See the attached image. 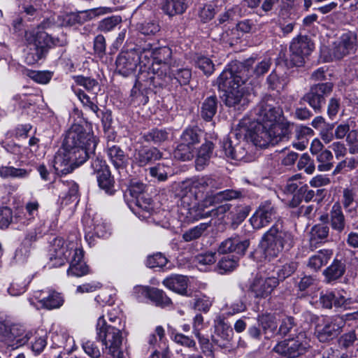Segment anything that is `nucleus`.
Here are the masks:
<instances>
[{
    "instance_id": "nucleus-10",
    "label": "nucleus",
    "mask_w": 358,
    "mask_h": 358,
    "mask_svg": "<svg viewBox=\"0 0 358 358\" xmlns=\"http://www.w3.org/2000/svg\"><path fill=\"white\" fill-rule=\"evenodd\" d=\"M83 249L77 242L66 241L63 238H55L50 243V260L54 266H61L74 256V253Z\"/></svg>"
},
{
    "instance_id": "nucleus-33",
    "label": "nucleus",
    "mask_w": 358,
    "mask_h": 358,
    "mask_svg": "<svg viewBox=\"0 0 358 358\" xmlns=\"http://www.w3.org/2000/svg\"><path fill=\"white\" fill-rule=\"evenodd\" d=\"M213 143L210 141H206L202 144L198 151L195 161L197 170H202L208 163L210 157L213 155Z\"/></svg>"
},
{
    "instance_id": "nucleus-29",
    "label": "nucleus",
    "mask_w": 358,
    "mask_h": 358,
    "mask_svg": "<svg viewBox=\"0 0 358 358\" xmlns=\"http://www.w3.org/2000/svg\"><path fill=\"white\" fill-rule=\"evenodd\" d=\"M320 303L323 308H331L345 307L348 303L347 299L339 292H326L322 293L320 297Z\"/></svg>"
},
{
    "instance_id": "nucleus-41",
    "label": "nucleus",
    "mask_w": 358,
    "mask_h": 358,
    "mask_svg": "<svg viewBox=\"0 0 358 358\" xmlns=\"http://www.w3.org/2000/svg\"><path fill=\"white\" fill-rule=\"evenodd\" d=\"M343 197V205L345 209L348 213H356L358 203L356 191L353 189H345Z\"/></svg>"
},
{
    "instance_id": "nucleus-1",
    "label": "nucleus",
    "mask_w": 358,
    "mask_h": 358,
    "mask_svg": "<svg viewBox=\"0 0 358 358\" xmlns=\"http://www.w3.org/2000/svg\"><path fill=\"white\" fill-rule=\"evenodd\" d=\"M292 128L291 122L284 120L279 106H275L271 99L263 100L251 111L250 116L241 120L231 136L223 138L218 155L237 161L243 160L248 142L265 148L287 141Z\"/></svg>"
},
{
    "instance_id": "nucleus-13",
    "label": "nucleus",
    "mask_w": 358,
    "mask_h": 358,
    "mask_svg": "<svg viewBox=\"0 0 358 358\" xmlns=\"http://www.w3.org/2000/svg\"><path fill=\"white\" fill-rule=\"evenodd\" d=\"M115 64L117 71L123 76H128L134 73L138 65L143 66L141 46L121 52Z\"/></svg>"
},
{
    "instance_id": "nucleus-12",
    "label": "nucleus",
    "mask_w": 358,
    "mask_h": 358,
    "mask_svg": "<svg viewBox=\"0 0 358 358\" xmlns=\"http://www.w3.org/2000/svg\"><path fill=\"white\" fill-rule=\"evenodd\" d=\"M31 336V331H27L24 327L20 324H0V336H2L3 341L12 349L24 345Z\"/></svg>"
},
{
    "instance_id": "nucleus-64",
    "label": "nucleus",
    "mask_w": 358,
    "mask_h": 358,
    "mask_svg": "<svg viewBox=\"0 0 358 358\" xmlns=\"http://www.w3.org/2000/svg\"><path fill=\"white\" fill-rule=\"evenodd\" d=\"M13 212L10 208H0V229H6L10 224L13 225Z\"/></svg>"
},
{
    "instance_id": "nucleus-61",
    "label": "nucleus",
    "mask_w": 358,
    "mask_h": 358,
    "mask_svg": "<svg viewBox=\"0 0 358 358\" xmlns=\"http://www.w3.org/2000/svg\"><path fill=\"white\" fill-rule=\"evenodd\" d=\"M238 257L227 256L222 258L218 263L219 268L223 272L233 271L238 265Z\"/></svg>"
},
{
    "instance_id": "nucleus-40",
    "label": "nucleus",
    "mask_w": 358,
    "mask_h": 358,
    "mask_svg": "<svg viewBox=\"0 0 358 358\" xmlns=\"http://www.w3.org/2000/svg\"><path fill=\"white\" fill-rule=\"evenodd\" d=\"M201 131L197 127H189L183 131L180 141L193 148L200 142Z\"/></svg>"
},
{
    "instance_id": "nucleus-36",
    "label": "nucleus",
    "mask_w": 358,
    "mask_h": 358,
    "mask_svg": "<svg viewBox=\"0 0 358 358\" xmlns=\"http://www.w3.org/2000/svg\"><path fill=\"white\" fill-rule=\"evenodd\" d=\"M345 267L343 262L334 260L332 264L324 271L327 282L334 281L341 278L345 273Z\"/></svg>"
},
{
    "instance_id": "nucleus-55",
    "label": "nucleus",
    "mask_w": 358,
    "mask_h": 358,
    "mask_svg": "<svg viewBox=\"0 0 358 358\" xmlns=\"http://www.w3.org/2000/svg\"><path fill=\"white\" fill-rule=\"evenodd\" d=\"M215 261L216 259L215 257V253L213 252L200 254L195 257V263L199 267V269L201 271H206L204 267L213 264Z\"/></svg>"
},
{
    "instance_id": "nucleus-58",
    "label": "nucleus",
    "mask_w": 358,
    "mask_h": 358,
    "mask_svg": "<svg viewBox=\"0 0 358 358\" xmlns=\"http://www.w3.org/2000/svg\"><path fill=\"white\" fill-rule=\"evenodd\" d=\"M32 221L31 217H29L24 212L19 210L13 215V226L14 229L21 230Z\"/></svg>"
},
{
    "instance_id": "nucleus-23",
    "label": "nucleus",
    "mask_w": 358,
    "mask_h": 358,
    "mask_svg": "<svg viewBox=\"0 0 358 358\" xmlns=\"http://www.w3.org/2000/svg\"><path fill=\"white\" fill-rule=\"evenodd\" d=\"M73 91L83 105L92 110L98 118H100L104 125L109 124L111 122L112 117L110 112L101 111L97 105L91 101L89 96L87 95L82 90L73 89Z\"/></svg>"
},
{
    "instance_id": "nucleus-5",
    "label": "nucleus",
    "mask_w": 358,
    "mask_h": 358,
    "mask_svg": "<svg viewBox=\"0 0 358 358\" xmlns=\"http://www.w3.org/2000/svg\"><path fill=\"white\" fill-rule=\"evenodd\" d=\"M96 338L105 346L106 352L113 358H124L129 356L128 352L122 351L124 326L117 328V326L108 324L103 315L98 318L96 327Z\"/></svg>"
},
{
    "instance_id": "nucleus-27",
    "label": "nucleus",
    "mask_w": 358,
    "mask_h": 358,
    "mask_svg": "<svg viewBox=\"0 0 358 358\" xmlns=\"http://www.w3.org/2000/svg\"><path fill=\"white\" fill-rule=\"evenodd\" d=\"M17 2L20 15L28 20L38 15L42 0H17Z\"/></svg>"
},
{
    "instance_id": "nucleus-35",
    "label": "nucleus",
    "mask_w": 358,
    "mask_h": 358,
    "mask_svg": "<svg viewBox=\"0 0 358 358\" xmlns=\"http://www.w3.org/2000/svg\"><path fill=\"white\" fill-rule=\"evenodd\" d=\"M332 251L329 250H321L309 258L308 266L310 268L317 271L325 265L332 256Z\"/></svg>"
},
{
    "instance_id": "nucleus-3",
    "label": "nucleus",
    "mask_w": 358,
    "mask_h": 358,
    "mask_svg": "<svg viewBox=\"0 0 358 358\" xmlns=\"http://www.w3.org/2000/svg\"><path fill=\"white\" fill-rule=\"evenodd\" d=\"M238 69L236 64L229 65L220 75L217 82L220 90L224 92L223 97L226 106L241 110L248 106L249 99L243 86L245 78L238 74Z\"/></svg>"
},
{
    "instance_id": "nucleus-8",
    "label": "nucleus",
    "mask_w": 358,
    "mask_h": 358,
    "mask_svg": "<svg viewBox=\"0 0 358 358\" xmlns=\"http://www.w3.org/2000/svg\"><path fill=\"white\" fill-rule=\"evenodd\" d=\"M25 39L29 44L25 62L29 65H33L42 59L47 51V48L51 44L57 45L52 41V38L43 31H27Z\"/></svg>"
},
{
    "instance_id": "nucleus-38",
    "label": "nucleus",
    "mask_w": 358,
    "mask_h": 358,
    "mask_svg": "<svg viewBox=\"0 0 358 358\" xmlns=\"http://www.w3.org/2000/svg\"><path fill=\"white\" fill-rule=\"evenodd\" d=\"M233 335L232 329L226 323L220 322L215 327V335L213 336V341L220 347L224 346V343H220L217 337H220L223 341H229Z\"/></svg>"
},
{
    "instance_id": "nucleus-47",
    "label": "nucleus",
    "mask_w": 358,
    "mask_h": 358,
    "mask_svg": "<svg viewBox=\"0 0 358 358\" xmlns=\"http://www.w3.org/2000/svg\"><path fill=\"white\" fill-rule=\"evenodd\" d=\"M258 324L262 327L264 334L274 333L277 328L275 317L271 314H262L257 317Z\"/></svg>"
},
{
    "instance_id": "nucleus-16",
    "label": "nucleus",
    "mask_w": 358,
    "mask_h": 358,
    "mask_svg": "<svg viewBox=\"0 0 358 358\" xmlns=\"http://www.w3.org/2000/svg\"><path fill=\"white\" fill-rule=\"evenodd\" d=\"M314 48L313 43L307 36L294 38L290 44V62L296 66H301Z\"/></svg>"
},
{
    "instance_id": "nucleus-52",
    "label": "nucleus",
    "mask_w": 358,
    "mask_h": 358,
    "mask_svg": "<svg viewBox=\"0 0 358 358\" xmlns=\"http://www.w3.org/2000/svg\"><path fill=\"white\" fill-rule=\"evenodd\" d=\"M193 150V148L180 141L173 152L174 157L182 161L191 160L194 157Z\"/></svg>"
},
{
    "instance_id": "nucleus-56",
    "label": "nucleus",
    "mask_w": 358,
    "mask_h": 358,
    "mask_svg": "<svg viewBox=\"0 0 358 358\" xmlns=\"http://www.w3.org/2000/svg\"><path fill=\"white\" fill-rule=\"evenodd\" d=\"M214 201L216 204H218L222 201H228L234 199H237L241 196V192L233 189H226L224 191L219 192L216 194H210Z\"/></svg>"
},
{
    "instance_id": "nucleus-28",
    "label": "nucleus",
    "mask_w": 358,
    "mask_h": 358,
    "mask_svg": "<svg viewBox=\"0 0 358 358\" xmlns=\"http://www.w3.org/2000/svg\"><path fill=\"white\" fill-rule=\"evenodd\" d=\"M189 4V0H163L161 3V9L165 15L173 17L183 14Z\"/></svg>"
},
{
    "instance_id": "nucleus-44",
    "label": "nucleus",
    "mask_w": 358,
    "mask_h": 358,
    "mask_svg": "<svg viewBox=\"0 0 358 358\" xmlns=\"http://www.w3.org/2000/svg\"><path fill=\"white\" fill-rule=\"evenodd\" d=\"M64 303L63 297L55 290L48 289L46 299L44 300L42 308L52 310L59 308Z\"/></svg>"
},
{
    "instance_id": "nucleus-51",
    "label": "nucleus",
    "mask_w": 358,
    "mask_h": 358,
    "mask_svg": "<svg viewBox=\"0 0 358 358\" xmlns=\"http://www.w3.org/2000/svg\"><path fill=\"white\" fill-rule=\"evenodd\" d=\"M143 138L147 142L161 143L169 138V133L164 129H154L145 134Z\"/></svg>"
},
{
    "instance_id": "nucleus-22",
    "label": "nucleus",
    "mask_w": 358,
    "mask_h": 358,
    "mask_svg": "<svg viewBox=\"0 0 358 358\" xmlns=\"http://www.w3.org/2000/svg\"><path fill=\"white\" fill-rule=\"evenodd\" d=\"M249 245L248 239H242L239 236L231 237L220 243L218 252L222 254L235 253L241 256L245 254Z\"/></svg>"
},
{
    "instance_id": "nucleus-31",
    "label": "nucleus",
    "mask_w": 358,
    "mask_h": 358,
    "mask_svg": "<svg viewBox=\"0 0 358 358\" xmlns=\"http://www.w3.org/2000/svg\"><path fill=\"white\" fill-rule=\"evenodd\" d=\"M163 285L170 290L181 295H187L188 280L182 275H172L163 280Z\"/></svg>"
},
{
    "instance_id": "nucleus-62",
    "label": "nucleus",
    "mask_w": 358,
    "mask_h": 358,
    "mask_svg": "<svg viewBox=\"0 0 358 358\" xmlns=\"http://www.w3.org/2000/svg\"><path fill=\"white\" fill-rule=\"evenodd\" d=\"M212 303L213 300L210 297L203 295L194 299L193 308L199 311L208 312Z\"/></svg>"
},
{
    "instance_id": "nucleus-57",
    "label": "nucleus",
    "mask_w": 358,
    "mask_h": 358,
    "mask_svg": "<svg viewBox=\"0 0 358 358\" xmlns=\"http://www.w3.org/2000/svg\"><path fill=\"white\" fill-rule=\"evenodd\" d=\"M171 168L169 165L164 163H159L155 166L150 169V173L152 176L157 178L160 181L167 179V175Z\"/></svg>"
},
{
    "instance_id": "nucleus-60",
    "label": "nucleus",
    "mask_w": 358,
    "mask_h": 358,
    "mask_svg": "<svg viewBox=\"0 0 358 358\" xmlns=\"http://www.w3.org/2000/svg\"><path fill=\"white\" fill-rule=\"evenodd\" d=\"M297 268V264L294 262H288L282 265L277 271L278 278L276 279L279 280H284L285 278L290 276Z\"/></svg>"
},
{
    "instance_id": "nucleus-34",
    "label": "nucleus",
    "mask_w": 358,
    "mask_h": 358,
    "mask_svg": "<svg viewBox=\"0 0 358 358\" xmlns=\"http://www.w3.org/2000/svg\"><path fill=\"white\" fill-rule=\"evenodd\" d=\"M107 155L111 163L117 169H123L125 166L127 159L124 151L119 146L112 145L108 147Z\"/></svg>"
},
{
    "instance_id": "nucleus-50",
    "label": "nucleus",
    "mask_w": 358,
    "mask_h": 358,
    "mask_svg": "<svg viewBox=\"0 0 358 358\" xmlns=\"http://www.w3.org/2000/svg\"><path fill=\"white\" fill-rule=\"evenodd\" d=\"M168 70V72H165V75L168 76L169 78L174 76L181 85L188 84L192 78L191 70L187 68L178 69L176 73H174V71L170 68Z\"/></svg>"
},
{
    "instance_id": "nucleus-26",
    "label": "nucleus",
    "mask_w": 358,
    "mask_h": 358,
    "mask_svg": "<svg viewBox=\"0 0 358 358\" xmlns=\"http://www.w3.org/2000/svg\"><path fill=\"white\" fill-rule=\"evenodd\" d=\"M133 157L134 162L136 164L139 166H144L153 161L159 159L162 157V153L155 148L141 147L136 150Z\"/></svg>"
},
{
    "instance_id": "nucleus-6",
    "label": "nucleus",
    "mask_w": 358,
    "mask_h": 358,
    "mask_svg": "<svg viewBox=\"0 0 358 358\" xmlns=\"http://www.w3.org/2000/svg\"><path fill=\"white\" fill-rule=\"evenodd\" d=\"M216 205L211 194H206L200 201L189 196H180L178 213L183 221L194 222L211 217L212 206Z\"/></svg>"
},
{
    "instance_id": "nucleus-53",
    "label": "nucleus",
    "mask_w": 358,
    "mask_h": 358,
    "mask_svg": "<svg viewBox=\"0 0 358 358\" xmlns=\"http://www.w3.org/2000/svg\"><path fill=\"white\" fill-rule=\"evenodd\" d=\"M75 81L78 85L83 86L89 92H92L94 94H96L97 91L99 90L98 82L95 79L80 76L75 78Z\"/></svg>"
},
{
    "instance_id": "nucleus-63",
    "label": "nucleus",
    "mask_w": 358,
    "mask_h": 358,
    "mask_svg": "<svg viewBox=\"0 0 358 358\" xmlns=\"http://www.w3.org/2000/svg\"><path fill=\"white\" fill-rule=\"evenodd\" d=\"M27 290V284L24 280L16 279L14 280L8 288V292L10 295L17 296Z\"/></svg>"
},
{
    "instance_id": "nucleus-11",
    "label": "nucleus",
    "mask_w": 358,
    "mask_h": 358,
    "mask_svg": "<svg viewBox=\"0 0 358 358\" xmlns=\"http://www.w3.org/2000/svg\"><path fill=\"white\" fill-rule=\"evenodd\" d=\"M310 340L305 331H299L295 337L279 342L273 348V351L278 355L287 358H296L301 356L310 347Z\"/></svg>"
},
{
    "instance_id": "nucleus-4",
    "label": "nucleus",
    "mask_w": 358,
    "mask_h": 358,
    "mask_svg": "<svg viewBox=\"0 0 358 358\" xmlns=\"http://www.w3.org/2000/svg\"><path fill=\"white\" fill-rule=\"evenodd\" d=\"M259 245L264 258L270 261L283 251L289 250L292 248L294 239L292 234L285 229L282 222L278 220L264 234Z\"/></svg>"
},
{
    "instance_id": "nucleus-39",
    "label": "nucleus",
    "mask_w": 358,
    "mask_h": 358,
    "mask_svg": "<svg viewBox=\"0 0 358 358\" xmlns=\"http://www.w3.org/2000/svg\"><path fill=\"white\" fill-rule=\"evenodd\" d=\"M217 98L215 96H210L206 98L201 107V115L207 120H210L215 115L217 111Z\"/></svg>"
},
{
    "instance_id": "nucleus-19",
    "label": "nucleus",
    "mask_w": 358,
    "mask_h": 358,
    "mask_svg": "<svg viewBox=\"0 0 358 358\" xmlns=\"http://www.w3.org/2000/svg\"><path fill=\"white\" fill-rule=\"evenodd\" d=\"M275 213L274 206L270 201H265L250 218V222L254 229H259L267 226L275 217Z\"/></svg>"
},
{
    "instance_id": "nucleus-48",
    "label": "nucleus",
    "mask_w": 358,
    "mask_h": 358,
    "mask_svg": "<svg viewBox=\"0 0 358 358\" xmlns=\"http://www.w3.org/2000/svg\"><path fill=\"white\" fill-rule=\"evenodd\" d=\"M157 306L162 308L167 307L171 304V300L162 289L153 287L149 299Z\"/></svg>"
},
{
    "instance_id": "nucleus-32",
    "label": "nucleus",
    "mask_w": 358,
    "mask_h": 358,
    "mask_svg": "<svg viewBox=\"0 0 358 358\" xmlns=\"http://www.w3.org/2000/svg\"><path fill=\"white\" fill-rule=\"evenodd\" d=\"M330 225L333 230L341 234L346 227L345 217L339 203H334L329 212Z\"/></svg>"
},
{
    "instance_id": "nucleus-2",
    "label": "nucleus",
    "mask_w": 358,
    "mask_h": 358,
    "mask_svg": "<svg viewBox=\"0 0 358 358\" xmlns=\"http://www.w3.org/2000/svg\"><path fill=\"white\" fill-rule=\"evenodd\" d=\"M98 139L83 126L74 124L68 130L62 148L55 154L53 167L56 173L65 175L83 164L94 154Z\"/></svg>"
},
{
    "instance_id": "nucleus-49",
    "label": "nucleus",
    "mask_w": 358,
    "mask_h": 358,
    "mask_svg": "<svg viewBox=\"0 0 358 358\" xmlns=\"http://www.w3.org/2000/svg\"><path fill=\"white\" fill-rule=\"evenodd\" d=\"M210 223H201L197 226L186 231L182 234V238L186 242H190L201 237L203 233L208 228Z\"/></svg>"
},
{
    "instance_id": "nucleus-21",
    "label": "nucleus",
    "mask_w": 358,
    "mask_h": 358,
    "mask_svg": "<svg viewBox=\"0 0 358 358\" xmlns=\"http://www.w3.org/2000/svg\"><path fill=\"white\" fill-rule=\"evenodd\" d=\"M278 285L275 277L256 278L250 285V291L256 298H266Z\"/></svg>"
},
{
    "instance_id": "nucleus-7",
    "label": "nucleus",
    "mask_w": 358,
    "mask_h": 358,
    "mask_svg": "<svg viewBox=\"0 0 358 358\" xmlns=\"http://www.w3.org/2000/svg\"><path fill=\"white\" fill-rule=\"evenodd\" d=\"M143 66L152 64L153 71L160 70L162 73L170 68L171 64L172 50L167 45L157 46L146 43L141 46Z\"/></svg>"
},
{
    "instance_id": "nucleus-9",
    "label": "nucleus",
    "mask_w": 358,
    "mask_h": 358,
    "mask_svg": "<svg viewBox=\"0 0 358 358\" xmlns=\"http://www.w3.org/2000/svg\"><path fill=\"white\" fill-rule=\"evenodd\" d=\"M56 226L57 218L52 220L49 225L45 220H41L34 228L27 230L22 242L15 251V258L16 261L25 262L34 248V244L38 239L48 231L53 229Z\"/></svg>"
},
{
    "instance_id": "nucleus-46",
    "label": "nucleus",
    "mask_w": 358,
    "mask_h": 358,
    "mask_svg": "<svg viewBox=\"0 0 358 358\" xmlns=\"http://www.w3.org/2000/svg\"><path fill=\"white\" fill-rule=\"evenodd\" d=\"M334 156L329 150H324L317 155V161L319 162L317 169L320 171L325 172L330 171L333 165Z\"/></svg>"
},
{
    "instance_id": "nucleus-24",
    "label": "nucleus",
    "mask_w": 358,
    "mask_h": 358,
    "mask_svg": "<svg viewBox=\"0 0 358 358\" xmlns=\"http://www.w3.org/2000/svg\"><path fill=\"white\" fill-rule=\"evenodd\" d=\"M84 251H78L74 253L71 259L68 262L69 267L67 270V275L73 277H81L88 273V266L83 260Z\"/></svg>"
},
{
    "instance_id": "nucleus-14",
    "label": "nucleus",
    "mask_w": 358,
    "mask_h": 358,
    "mask_svg": "<svg viewBox=\"0 0 358 358\" xmlns=\"http://www.w3.org/2000/svg\"><path fill=\"white\" fill-rule=\"evenodd\" d=\"M85 231V239L91 245V239L94 236L99 238H106L110 234V226L99 215H95L92 217L86 215L82 220Z\"/></svg>"
},
{
    "instance_id": "nucleus-20",
    "label": "nucleus",
    "mask_w": 358,
    "mask_h": 358,
    "mask_svg": "<svg viewBox=\"0 0 358 358\" xmlns=\"http://www.w3.org/2000/svg\"><path fill=\"white\" fill-rule=\"evenodd\" d=\"M357 36L351 31L343 33L335 42L332 54L335 59H341L356 49Z\"/></svg>"
},
{
    "instance_id": "nucleus-37",
    "label": "nucleus",
    "mask_w": 358,
    "mask_h": 358,
    "mask_svg": "<svg viewBox=\"0 0 358 358\" xmlns=\"http://www.w3.org/2000/svg\"><path fill=\"white\" fill-rule=\"evenodd\" d=\"M329 228L327 225L317 224L313 226L310 232V243L315 245L327 241L329 236Z\"/></svg>"
},
{
    "instance_id": "nucleus-18",
    "label": "nucleus",
    "mask_w": 358,
    "mask_h": 358,
    "mask_svg": "<svg viewBox=\"0 0 358 358\" xmlns=\"http://www.w3.org/2000/svg\"><path fill=\"white\" fill-rule=\"evenodd\" d=\"M213 188H217L216 181L210 176L196 177L192 179L189 191H185L180 196H189L194 198V200H199L205 192H207V194H213L209 193L208 190Z\"/></svg>"
},
{
    "instance_id": "nucleus-30",
    "label": "nucleus",
    "mask_w": 358,
    "mask_h": 358,
    "mask_svg": "<svg viewBox=\"0 0 358 358\" xmlns=\"http://www.w3.org/2000/svg\"><path fill=\"white\" fill-rule=\"evenodd\" d=\"M237 66H238V69H241L240 72H238V74L241 75V71L243 70L244 71H248V73H250V69L253 71V73L257 76H259L265 73H266L268 69H270L271 62V59L269 58H264L261 62H258L257 64H255V67H253V65L255 64V60L252 58H250L245 61L243 64H237Z\"/></svg>"
},
{
    "instance_id": "nucleus-45",
    "label": "nucleus",
    "mask_w": 358,
    "mask_h": 358,
    "mask_svg": "<svg viewBox=\"0 0 358 358\" xmlns=\"http://www.w3.org/2000/svg\"><path fill=\"white\" fill-rule=\"evenodd\" d=\"M29 173L30 171L25 169H17L13 166L0 167V176L3 178H26Z\"/></svg>"
},
{
    "instance_id": "nucleus-17",
    "label": "nucleus",
    "mask_w": 358,
    "mask_h": 358,
    "mask_svg": "<svg viewBox=\"0 0 358 358\" xmlns=\"http://www.w3.org/2000/svg\"><path fill=\"white\" fill-rule=\"evenodd\" d=\"M332 88L333 84L331 83L313 85L310 91L304 95L303 99L315 111H320L322 106L324 104L325 96L331 93Z\"/></svg>"
},
{
    "instance_id": "nucleus-42",
    "label": "nucleus",
    "mask_w": 358,
    "mask_h": 358,
    "mask_svg": "<svg viewBox=\"0 0 358 358\" xmlns=\"http://www.w3.org/2000/svg\"><path fill=\"white\" fill-rule=\"evenodd\" d=\"M296 324L294 317L287 316L283 318L280 322L278 334L282 336H289L292 338L295 337L299 332L298 329H294Z\"/></svg>"
},
{
    "instance_id": "nucleus-25",
    "label": "nucleus",
    "mask_w": 358,
    "mask_h": 358,
    "mask_svg": "<svg viewBox=\"0 0 358 358\" xmlns=\"http://www.w3.org/2000/svg\"><path fill=\"white\" fill-rule=\"evenodd\" d=\"M293 125L292 131L294 130L295 140L292 142V145L296 150L302 151L306 148L308 145V138L314 134L313 130L302 124Z\"/></svg>"
},
{
    "instance_id": "nucleus-59",
    "label": "nucleus",
    "mask_w": 358,
    "mask_h": 358,
    "mask_svg": "<svg viewBox=\"0 0 358 358\" xmlns=\"http://www.w3.org/2000/svg\"><path fill=\"white\" fill-rule=\"evenodd\" d=\"M167 264V259L162 253H157L149 256L146 260V266L149 268H162Z\"/></svg>"
},
{
    "instance_id": "nucleus-54",
    "label": "nucleus",
    "mask_w": 358,
    "mask_h": 358,
    "mask_svg": "<svg viewBox=\"0 0 358 358\" xmlns=\"http://www.w3.org/2000/svg\"><path fill=\"white\" fill-rule=\"evenodd\" d=\"M122 18L118 15H113L102 20L99 24V29L103 32L113 30L120 22Z\"/></svg>"
},
{
    "instance_id": "nucleus-43",
    "label": "nucleus",
    "mask_w": 358,
    "mask_h": 358,
    "mask_svg": "<svg viewBox=\"0 0 358 358\" xmlns=\"http://www.w3.org/2000/svg\"><path fill=\"white\" fill-rule=\"evenodd\" d=\"M96 178L99 187L106 194L112 195L115 193L114 180L111 177L110 171H103L96 176Z\"/></svg>"
},
{
    "instance_id": "nucleus-15",
    "label": "nucleus",
    "mask_w": 358,
    "mask_h": 358,
    "mask_svg": "<svg viewBox=\"0 0 358 358\" xmlns=\"http://www.w3.org/2000/svg\"><path fill=\"white\" fill-rule=\"evenodd\" d=\"M345 324V322L339 317L324 318L322 324L315 327V335L322 343L329 341L337 336Z\"/></svg>"
}]
</instances>
